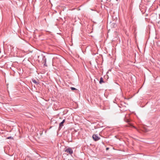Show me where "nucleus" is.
Here are the masks:
<instances>
[{
	"mask_svg": "<svg viewBox=\"0 0 160 160\" xmlns=\"http://www.w3.org/2000/svg\"><path fill=\"white\" fill-rule=\"evenodd\" d=\"M65 151L70 154H71L73 153V151L71 148H68L65 150Z\"/></svg>",
	"mask_w": 160,
	"mask_h": 160,
	"instance_id": "f03ea898",
	"label": "nucleus"
},
{
	"mask_svg": "<svg viewBox=\"0 0 160 160\" xmlns=\"http://www.w3.org/2000/svg\"><path fill=\"white\" fill-rule=\"evenodd\" d=\"M92 138L95 141H97L100 139V137H98L97 135L94 134L92 135Z\"/></svg>",
	"mask_w": 160,
	"mask_h": 160,
	"instance_id": "f257e3e1",
	"label": "nucleus"
},
{
	"mask_svg": "<svg viewBox=\"0 0 160 160\" xmlns=\"http://www.w3.org/2000/svg\"><path fill=\"white\" fill-rule=\"evenodd\" d=\"M125 121L127 122H129V120L128 119H127V120H125Z\"/></svg>",
	"mask_w": 160,
	"mask_h": 160,
	"instance_id": "6e6552de",
	"label": "nucleus"
},
{
	"mask_svg": "<svg viewBox=\"0 0 160 160\" xmlns=\"http://www.w3.org/2000/svg\"><path fill=\"white\" fill-rule=\"evenodd\" d=\"M46 61H45V63L44 64V66H47V65L46 63Z\"/></svg>",
	"mask_w": 160,
	"mask_h": 160,
	"instance_id": "1a4fd4ad",
	"label": "nucleus"
},
{
	"mask_svg": "<svg viewBox=\"0 0 160 160\" xmlns=\"http://www.w3.org/2000/svg\"><path fill=\"white\" fill-rule=\"evenodd\" d=\"M32 82L36 85H38L39 84V82H37L34 79H32Z\"/></svg>",
	"mask_w": 160,
	"mask_h": 160,
	"instance_id": "20e7f679",
	"label": "nucleus"
},
{
	"mask_svg": "<svg viewBox=\"0 0 160 160\" xmlns=\"http://www.w3.org/2000/svg\"><path fill=\"white\" fill-rule=\"evenodd\" d=\"M109 149V148H106V150H108Z\"/></svg>",
	"mask_w": 160,
	"mask_h": 160,
	"instance_id": "9d476101",
	"label": "nucleus"
},
{
	"mask_svg": "<svg viewBox=\"0 0 160 160\" xmlns=\"http://www.w3.org/2000/svg\"><path fill=\"white\" fill-rule=\"evenodd\" d=\"M104 82L103 78L102 77H101L100 78V80L99 81V83L100 84H102V82Z\"/></svg>",
	"mask_w": 160,
	"mask_h": 160,
	"instance_id": "39448f33",
	"label": "nucleus"
},
{
	"mask_svg": "<svg viewBox=\"0 0 160 160\" xmlns=\"http://www.w3.org/2000/svg\"><path fill=\"white\" fill-rule=\"evenodd\" d=\"M7 139H13V138L11 137V136H10V137H7Z\"/></svg>",
	"mask_w": 160,
	"mask_h": 160,
	"instance_id": "423d86ee",
	"label": "nucleus"
},
{
	"mask_svg": "<svg viewBox=\"0 0 160 160\" xmlns=\"http://www.w3.org/2000/svg\"><path fill=\"white\" fill-rule=\"evenodd\" d=\"M71 89L72 90H76L77 89L73 88V87H71Z\"/></svg>",
	"mask_w": 160,
	"mask_h": 160,
	"instance_id": "0eeeda50",
	"label": "nucleus"
},
{
	"mask_svg": "<svg viewBox=\"0 0 160 160\" xmlns=\"http://www.w3.org/2000/svg\"><path fill=\"white\" fill-rule=\"evenodd\" d=\"M65 120L63 119L62 121L59 123V129L60 130L63 126V123L65 122Z\"/></svg>",
	"mask_w": 160,
	"mask_h": 160,
	"instance_id": "7ed1b4c3",
	"label": "nucleus"
}]
</instances>
